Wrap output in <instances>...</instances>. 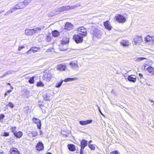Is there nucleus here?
Returning <instances> with one entry per match:
<instances>
[{
	"mask_svg": "<svg viewBox=\"0 0 154 154\" xmlns=\"http://www.w3.org/2000/svg\"><path fill=\"white\" fill-rule=\"evenodd\" d=\"M7 93L6 92L5 94V96H6L7 95Z\"/></svg>",
	"mask_w": 154,
	"mask_h": 154,
	"instance_id": "57",
	"label": "nucleus"
},
{
	"mask_svg": "<svg viewBox=\"0 0 154 154\" xmlns=\"http://www.w3.org/2000/svg\"><path fill=\"white\" fill-rule=\"evenodd\" d=\"M115 18L116 20L118 22L123 23H125L126 21L125 18L123 16L119 14H116L115 16Z\"/></svg>",
	"mask_w": 154,
	"mask_h": 154,
	"instance_id": "4",
	"label": "nucleus"
},
{
	"mask_svg": "<svg viewBox=\"0 0 154 154\" xmlns=\"http://www.w3.org/2000/svg\"><path fill=\"white\" fill-rule=\"evenodd\" d=\"M52 34L54 37H56L59 35V32L55 30L52 32Z\"/></svg>",
	"mask_w": 154,
	"mask_h": 154,
	"instance_id": "27",
	"label": "nucleus"
},
{
	"mask_svg": "<svg viewBox=\"0 0 154 154\" xmlns=\"http://www.w3.org/2000/svg\"><path fill=\"white\" fill-rule=\"evenodd\" d=\"M143 59H146L145 58L143 57H137L136 59V61H141Z\"/></svg>",
	"mask_w": 154,
	"mask_h": 154,
	"instance_id": "41",
	"label": "nucleus"
},
{
	"mask_svg": "<svg viewBox=\"0 0 154 154\" xmlns=\"http://www.w3.org/2000/svg\"><path fill=\"white\" fill-rule=\"evenodd\" d=\"M77 79V78H67L65 79L64 81L65 82H71L73 81L74 80H76Z\"/></svg>",
	"mask_w": 154,
	"mask_h": 154,
	"instance_id": "26",
	"label": "nucleus"
},
{
	"mask_svg": "<svg viewBox=\"0 0 154 154\" xmlns=\"http://www.w3.org/2000/svg\"><path fill=\"white\" fill-rule=\"evenodd\" d=\"M15 141L14 140V139H12V140L10 141V143H15Z\"/></svg>",
	"mask_w": 154,
	"mask_h": 154,
	"instance_id": "53",
	"label": "nucleus"
},
{
	"mask_svg": "<svg viewBox=\"0 0 154 154\" xmlns=\"http://www.w3.org/2000/svg\"><path fill=\"white\" fill-rule=\"evenodd\" d=\"M151 45H154V37H153V39L150 43Z\"/></svg>",
	"mask_w": 154,
	"mask_h": 154,
	"instance_id": "49",
	"label": "nucleus"
},
{
	"mask_svg": "<svg viewBox=\"0 0 154 154\" xmlns=\"http://www.w3.org/2000/svg\"><path fill=\"white\" fill-rule=\"evenodd\" d=\"M97 107L98 109H99V112H100V113H101V114L103 115V116H104V115L101 112V111L100 109V107L98 106V105H97Z\"/></svg>",
	"mask_w": 154,
	"mask_h": 154,
	"instance_id": "46",
	"label": "nucleus"
},
{
	"mask_svg": "<svg viewBox=\"0 0 154 154\" xmlns=\"http://www.w3.org/2000/svg\"><path fill=\"white\" fill-rule=\"evenodd\" d=\"M88 141L85 140H83L81 143V147L85 148L88 145Z\"/></svg>",
	"mask_w": 154,
	"mask_h": 154,
	"instance_id": "22",
	"label": "nucleus"
},
{
	"mask_svg": "<svg viewBox=\"0 0 154 154\" xmlns=\"http://www.w3.org/2000/svg\"><path fill=\"white\" fill-rule=\"evenodd\" d=\"M66 66L65 65L59 64L57 66V69L60 71H63L65 70Z\"/></svg>",
	"mask_w": 154,
	"mask_h": 154,
	"instance_id": "15",
	"label": "nucleus"
},
{
	"mask_svg": "<svg viewBox=\"0 0 154 154\" xmlns=\"http://www.w3.org/2000/svg\"><path fill=\"white\" fill-rule=\"evenodd\" d=\"M11 154H20L19 151L15 148L11 149L10 151Z\"/></svg>",
	"mask_w": 154,
	"mask_h": 154,
	"instance_id": "19",
	"label": "nucleus"
},
{
	"mask_svg": "<svg viewBox=\"0 0 154 154\" xmlns=\"http://www.w3.org/2000/svg\"><path fill=\"white\" fill-rule=\"evenodd\" d=\"M69 10V6H63L58 8V11L59 12H61L64 11H68Z\"/></svg>",
	"mask_w": 154,
	"mask_h": 154,
	"instance_id": "10",
	"label": "nucleus"
},
{
	"mask_svg": "<svg viewBox=\"0 0 154 154\" xmlns=\"http://www.w3.org/2000/svg\"><path fill=\"white\" fill-rule=\"evenodd\" d=\"M44 100H50L51 99L50 96L48 94H45L44 96Z\"/></svg>",
	"mask_w": 154,
	"mask_h": 154,
	"instance_id": "33",
	"label": "nucleus"
},
{
	"mask_svg": "<svg viewBox=\"0 0 154 154\" xmlns=\"http://www.w3.org/2000/svg\"><path fill=\"white\" fill-rule=\"evenodd\" d=\"M47 154H52L50 152H48V153H47Z\"/></svg>",
	"mask_w": 154,
	"mask_h": 154,
	"instance_id": "58",
	"label": "nucleus"
},
{
	"mask_svg": "<svg viewBox=\"0 0 154 154\" xmlns=\"http://www.w3.org/2000/svg\"><path fill=\"white\" fill-rule=\"evenodd\" d=\"M84 148L81 147V149L80 152V154H83V151H84Z\"/></svg>",
	"mask_w": 154,
	"mask_h": 154,
	"instance_id": "44",
	"label": "nucleus"
},
{
	"mask_svg": "<svg viewBox=\"0 0 154 154\" xmlns=\"http://www.w3.org/2000/svg\"><path fill=\"white\" fill-rule=\"evenodd\" d=\"M120 44L124 47H126L129 45V42L128 41L122 40L120 42Z\"/></svg>",
	"mask_w": 154,
	"mask_h": 154,
	"instance_id": "23",
	"label": "nucleus"
},
{
	"mask_svg": "<svg viewBox=\"0 0 154 154\" xmlns=\"http://www.w3.org/2000/svg\"><path fill=\"white\" fill-rule=\"evenodd\" d=\"M126 88L127 89H129V88Z\"/></svg>",
	"mask_w": 154,
	"mask_h": 154,
	"instance_id": "64",
	"label": "nucleus"
},
{
	"mask_svg": "<svg viewBox=\"0 0 154 154\" xmlns=\"http://www.w3.org/2000/svg\"><path fill=\"white\" fill-rule=\"evenodd\" d=\"M38 135V133L36 131L30 132L28 134V136L31 137H35Z\"/></svg>",
	"mask_w": 154,
	"mask_h": 154,
	"instance_id": "16",
	"label": "nucleus"
},
{
	"mask_svg": "<svg viewBox=\"0 0 154 154\" xmlns=\"http://www.w3.org/2000/svg\"><path fill=\"white\" fill-rule=\"evenodd\" d=\"M97 107L98 109H99V112H100V113H101V114L103 115V116H104V115L101 112V111L100 109V107L98 106V105H97Z\"/></svg>",
	"mask_w": 154,
	"mask_h": 154,
	"instance_id": "45",
	"label": "nucleus"
},
{
	"mask_svg": "<svg viewBox=\"0 0 154 154\" xmlns=\"http://www.w3.org/2000/svg\"><path fill=\"white\" fill-rule=\"evenodd\" d=\"M92 122V120H88L86 121H81L79 122V124L82 125H85L91 123Z\"/></svg>",
	"mask_w": 154,
	"mask_h": 154,
	"instance_id": "12",
	"label": "nucleus"
},
{
	"mask_svg": "<svg viewBox=\"0 0 154 154\" xmlns=\"http://www.w3.org/2000/svg\"><path fill=\"white\" fill-rule=\"evenodd\" d=\"M32 121L33 122L36 124L38 128L40 129L41 127V121L38 119L33 118L32 119Z\"/></svg>",
	"mask_w": 154,
	"mask_h": 154,
	"instance_id": "6",
	"label": "nucleus"
},
{
	"mask_svg": "<svg viewBox=\"0 0 154 154\" xmlns=\"http://www.w3.org/2000/svg\"><path fill=\"white\" fill-rule=\"evenodd\" d=\"M45 41L48 42H50L51 40V36L47 35L45 37Z\"/></svg>",
	"mask_w": 154,
	"mask_h": 154,
	"instance_id": "31",
	"label": "nucleus"
},
{
	"mask_svg": "<svg viewBox=\"0 0 154 154\" xmlns=\"http://www.w3.org/2000/svg\"><path fill=\"white\" fill-rule=\"evenodd\" d=\"M88 146L91 150H94L95 149V147L93 144H89Z\"/></svg>",
	"mask_w": 154,
	"mask_h": 154,
	"instance_id": "38",
	"label": "nucleus"
},
{
	"mask_svg": "<svg viewBox=\"0 0 154 154\" xmlns=\"http://www.w3.org/2000/svg\"><path fill=\"white\" fill-rule=\"evenodd\" d=\"M77 31L79 32L78 34L83 37H85L87 34V30L84 27H80L77 28Z\"/></svg>",
	"mask_w": 154,
	"mask_h": 154,
	"instance_id": "3",
	"label": "nucleus"
},
{
	"mask_svg": "<svg viewBox=\"0 0 154 154\" xmlns=\"http://www.w3.org/2000/svg\"><path fill=\"white\" fill-rule=\"evenodd\" d=\"M154 37V36H150L149 35H147L145 38V42H149L150 43H151L153 37Z\"/></svg>",
	"mask_w": 154,
	"mask_h": 154,
	"instance_id": "20",
	"label": "nucleus"
},
{
	"mask_svg": "<svg viewBox=\"0 0 154 154\" xmlns=\"http://www.w3.org/2000/svg\"><path fill=\"white\" fill-rule=\"evenodd\" d=\"M110 154H120L118 151H115L110 152Z\"/></svg>",
	"mask_w": 154,
	"mask_h": 154,
	"instance_id": "42",
	"label": "nucleus"
},
{
	"mask_svg": "<svg viewBox=\"0 0 154 154\" xmlns=\"http://www.w3.org/2000/svg\"><path fill=\"white\" fill-rule=\"evenodd\" d=\"M11 89H13V87L12 86H11Z\"/></svg>",
	"mask_w": 154,
	"mask_h": 154,
	"instance_id": "62",
	"label": "nucleus"
},
{
	"mask_svg": "<svg viewBox=\"0 0 154 154\" xmlns=\"http://www.w3.org/2000/svg\"><path fill=\"white\" fill-rule=\"evenodd\" d=\"M32 1V0H25L23 1V2L25 7H26V6L29 5Z\"/></svg>",
	"mask_w": 154,
	"mask_h": 154,
	"instance_id": "30",
	"label": "nucleus"
},
{
	"mask_svg": "<svg viewBox=\"0 0 154 154\" xmlns=\"http://www.w3.org/2000/svg\"><path fill=\"white\" fill-rule=\"evenodd\" d=\"M11 73V71H9L8 72H5L4 74H3L0 77V78H2L6 76L9 73Z\"/></svg>",
	"mask_w": 154,
	"mask_h": 154,
	"instance_id": "39",
	"label": "nucleus"
},
{
	"mask_svg": "<svg viewBox=\"0 0 154 154\" xmlns=\"http://www.w3.org/2000/svg\"><path fill=\"white\" fill-rule=\"evenodd\" d=\"M82 36L78 34L75 35L73 36V39L77 44L80 43L82 42L83 40V38Z\"/></svg>",
	"mask_w": 154,
	"mask_h": 154,
	"instance_id": "5",
	"label": "nucleus"
},
{
	"mask_svg": "<svg viewBox=\"0 0 154 154\" xmlns=\"http://www.w3.org/2000/svg\"><path fill=\"white\" fill-rule=\"evenodd\" d=\"M39 49V48L33 47L30 48V50H31L33 53H35Z\"/></svg>",
	"mask_w": 154,
	"mask_h": 154,
	"instance_id": "32",
	"label": "nucleus"
},
{
	"mask_svg": "<svg viewBox=\"0 0 154 154\" xmlns=\"http://www.w3.org/2000/svg\"><path fill=\"white\" fill-rule=\"evenodd\" d=\"M36 86L38 87H43L44 86V84L41 81H39L37 83Z\"/></svg>",
	"mask_w": 154,
	"mask_h": 154,
	"instance_id": "35",
	"label": "nucleus"
},
{
	"mask_svg": "<svg viewBox=\"0 0 154 154\" xmlns=\"http://www.w3.org/2000/svg\"><path fill=\"white\" fill-rule=\"evenodd\" d=\"M7 85H11V84L10 83H7Z\"/></svg>",
	"mask_w": 154,
	"mask_h": 154,
	"instance_id": "56",
	"label": "nucleus"
},
{
	"mask_svg": "<svg viewBox=\"0 0 154 154\" xmlns=\"http://www.w3.org/2000/svg\"><path fill=\"white\" fill-rule=\"evenodd\" d=\"M4 11H0V14H1L2 12H3Z\"/></svg>",
	"mask_w": 154,
	"mask_h": 154,
	"instance_id": "60",
	"label": "nucleus"
},
{
	"mask_svg": "<svg viewBox=\"0 0 154 154\" xmlns=\"http://www.w3.org/2000/svg\"><path fill=\"white\" fill-rule=\"evenodd\" d=\"M127 79L128 81L133 83L135 82L136 81V77L134 75H129Z\"/></svg>",
	"mask_w": 154,
	"mask_h": 154,
	"instance_id": "9",
	"label": "nucleus"
},
{
	"mask_svg": "<svg viewBox=\"0 0 154 154\" xmlns=\"http://www.w3.org/2000/svg\"><path fill=\"white\" fill-rule=\"evenodd\" d=\"M149 101L151 103V104L152 105H153L154 104V101L153 100H149Z\"/></svg>",
	"mask_w": 154,
	"mask_h": 154,
	"instance_id": "52",
	"label": "nucleus"
},
{
	"mask_svg": "<svg viewBox=\"0 0 154 154\" xmlns=\"http://www.w3.org/2000/svg\"><path fill=\"white\" fill-rule=\"evenodd\" d=\"M23 134V133L21 131H19L17 132H16L14 134V136L17 138H20L21 137Z\"/></svg>",
	"mask_w": 154,
	"mask_h": 154,
	"instance_id": "24",
	"label": "nucleus"
},
{
	"mask_svg": "<svg viewBox=\"0 0 154 154\" xmlns=\"http://www.w3.org/2000/svg\"><path fill=\"white\" fill-rule=\"evenodd\" d=\"M24 48V47L23 46L19 47L18 49V51H20L21 49H23V48Z\"/></svg>",
	"mask_w": 154,
	"mask_h": 154,
	"instance_id": "48",
	"label": "nucleus"
},
{
	"mask_svg": "<svg viewBox=\"0 0 154 154\" xmlns=\"http://www.w3.org/2000/svg\"><path fill=\"white\" fill-rule=\"evenodd\" d=\"M69 149L71 151H74L76 150L75 146L73 144H69L67 146Z\"/></svg>",
	"mask_w": 154,
	"mask_h": 154,
	"instance_id": "21",
	"label": "nucleus"
},
{
	"mask_svg": "<svg viewBox=\"0 0 154 154\" xmlns=\"http://www.w3.org/2000/svg\"><path fill=\"white\" fill-rule=\"evenodd\" d=\"M63 81V80H62L60 82L57 83L56 84L55 87L56 88L60 87L61 85H62Z\"/></svg>",
	"mask_w": 154,
	"mask_h": 154,
	"instance_id": "36",
	"label": "nucleus"
},
{
	"mask_svg": "<svg viewBox=\"0 0 154 154\" xmlns=\"http://www.w3.org/2000/svg\"><path fill=\"white\" fill-rule=\"evenodd\" d=\"M9 135V133L7 132H5L2 133L1 136L4 137H7Z\"/></svg>",
	"mask_w": 154,
	"mask_h": 154,
	"instance_id": "37",
	"label": "nucleus"
},
{
	"mask_svg": "<svg viewBox=\"0 0 154 154\" xmlns=\"http://www.w3.org/2000/svg\"><path fill=\"white\" fill-rule=\"evenodd\" d=\"M44 148L43 144L41 142H38L36 146V149L39 151L43 150Z\"/></svg>",
	"mask_w": 154,
	"mask_h": 154,
	"instance_id": "11",
	"label": "nucleus"
},
{
	"mask_svg": "<svg viewBox=\"0 0 154 154\" xmlns=\"http://www.w3.org/2000/svg\"><path fill=\"white\" fill-rule=\"evenodd\" d=\"M73 28V25L67 22L64 26V28L66 29L69 30L72 29Z\"/></svg>",
	"mask_w": 154,
	"mask_h": 154,
	"instance_id": "14",
	"label": "nucleus"
},
{
	"mask_svg": "<svg viewBox=\"0 0 154 154\" xmlns=\"http://www.w3.org/2000/svg\"><path fill=\"white\" fill-rule=\"evenodd\" d=\"M25 33L26 35L31 36L34 34L32 29H26L25 30Z\"/></svg>",
	"mask_w": 154,
	"mask_h": 154,
	"instance_id": "17",
	"label": "nucleus"
},
{
	"mask_svg": "<svg viewBox=\"0 0 154 154\" xmlns=\"http://www.w3.org/2000/svg\"><path fill=\"white\" fill-rule=\"evenodd\" d=\"M143 66H144V68H145V67H146V65H144Z\"/></svg>",
	"mask_w": 154,
	"mask_h": 154,
	"instance_id": "61",
	"label": "nucleus"
},
{
	"mask_svg": "<svg viewBox=\"0 0 154 154\" xmlns=\"http://www.w3.org/2000/svg\"><path fill=\"white\" fill-rule=\"evenodd\" d=\"M12 91L11 90H8L7 91V93H10L11 91Z\"/></svg>",
	"mask_w": 154,
	"mask_h": 154,
	"instance_id": "54",
	"label": "nucleus"
},
{
	"mask_svg": "<svg viewBox=\"0 0 154 154\" xmlns=\"http://www.w3.org/2000/svg\"><path fill=\"white\" fill-rule=\"evenodd\" d=\"M31 50H30V49L26 53L28 54L31 53Z\"/></svg>",
	"mask_w": 154,
	"mask_h": 154,
	"instance_id": "51",
	"label": "nucleus"
},
{
	"mask_svg": "<svg viewBox=\"0 0 154 154\" xmlns=\"http://www.w3.org/2000/svg\"><path fill=\"white\" fill-rule=\"evenodd\" d=\"M34 78L35 76H32V77L30 78L28 81L29 83L30 84L34 83L35 82L34 80Z\"/></svg>",
	"mask_w": 154,
	"mask_h": 154,
	"instance_id": "34",
	"label": "nucleus"
},
{
	"mask_svg": "<svg viewBox=\"0 0 154 154\" xmlns=\"http://www.w3.org/2000/svg\"><path fill=\"white\" fill-rule=\"evenodd\" d=\"M104 26L106 28V21L104 22Z\"/></svg>",
	"mask_w": 154,
	"mask_h": 154,
	"instance_id": "55",
	"label": "nucleus"
},
{
	"mask_svg": "<svg viewBox=\"0 0 154 154\" xmlns=\"http://www.w3.org/2000/svg\"><path fill=\"white\" fill-rule=\"evenodd\" d=\"M91 142H92V141L91 140H90L89 142V143H91Z\"/></svg>",
	"mask_w": 154,
	"mask_h": 154,
	"instance_id": "59",
	"label": "nucleus"
},
{
	"mask_svg": "<svg viewBox=\"0 0 154 154\" xmlns=\"http://www.w3.org/2000/svg\"><path fill=\"white\" fill-rule=\"evenodd\" d=\"M69 42V39L68 38H64L61 42V44L62 45H66Z\"/></svg>",
	"mask_w": 154,
	"mask_h": 154,
	"instance_id": "25",
	"label": "nucleus"
},
{
	"mask_svg": "<svg viewBox=\"0 0 154 154\" xmlns=\"http://www.w3.org/2000/svg\"><path fill=\"white\" fill-rule=\"evenodd\" d=\"M139 75L140 77V79H142L143 76V75L142 74L139 73Z\"/></svg>",
	"mask_w": 154,
	"mask_h": 154,
	"instance_id": "50",
	"label": "nucleus"
},
{
	"mask_svg": "<svg viewBox=\"0 0 154 154\" xmlns=\"http://www.w3.org/2000/svg\"><path fill=\"white\" fill-rule=\"evenodd\" d=\"M114 91H112V93H114Z\"/></svg>",
	"mask_w": 154,
	"mask_h": 154,
	"instance_id": "63",
	"label": "nucleus"
},
{
	"mask_svg": "<svg viewBox=\"0 0 154 154\" xmlns=\"http://www.w3.org/2000/svg\"><path fill=\"white\" fill-rule=\"evenodd\" d=\"M146 71L149 73V75H154V68L151 66H149L146 69Z\"/></svg>",
	"mask_w": 154,
	"mask_h": 154,
	"instance_id": "8",
	"label": "nucleus"
},
{
	"mask_svg": "<svg viewBox=\"0 0 154 154\" xmlns=\"http://www.w3.org/2000/svg\"><path fill=\"white\" fill-rule=\"evenodd\" d=\"M69 65L71 68L74 70H77L79 67V66L77 63H75L73 62H70L69 63Z\"/></svg>",
	"mask_w": 154,
	"mask_h": 154,
	"instance_id": "7",
	"label": "nucleus"
},
{
	"mask_svg": "<svg viewBox=\"0 0 154 154\" xmlns=\"http://www.w3.org/2000/svg\"><path fill=\"white\" fill-rule=\"evenodd\" d=\"M69 10L73 9H75L78 7H79L81 6V5L79 4H78L76 5H73L72 6H69Z\"/></svg>",
	"mask_w": 154,
	"mask_h": 154,
	"instance_id": "29",
	"label": "nucleus"
},
{
	"mask_svg": "<svg viewBox=\"0 0 154 154\" xmlns=\"http://www.w3.org/2000/svg\"><path fill=\"white\" fill-rule=\"evenodd\" d=\"M44 27L41 26L39 27H36L32 29L33 34L36 33H38L39 31H40L42 29H43Z\"/></svg>",
	"mask_w": 154,
	"mask_h": 154,
	"instance_id": "18",
	"label": "nucleus"
},
{
	"mask_svg": "<svg viewBox=\"0 0 154 154\" xmlns=\"http://www.w3.org/2000/svg\"><path fill=\"white\" fill-rule=\"evenodd\" d=\"M112 28V27L110 24L108 20H106V29L109 30H110Z\"/></svg>",
	"mask_w": 154,
	"mask_h": 154,
	"instance_id": "28",
	"label": "nucleus"
},
{
	"mask_svg": "<svg viewBox=\"0 0 154 154\" xmlns=\"http://www.w3.org/2000/svg\"><path fill=\"white\" fill-rule=\"evenodd\" d=\"M92 38L94 41H97L98 39L101 38L102 33L100 29L97 28H95L91 32Z\"/></svg>",
	"mask_w": 154,
	"mask_h": 154,
	"instance_id": "1",
	"label": "nucleus"
},
{
	"mask_svg": "<svg viewBox=\"0 0 154 154\" xmlns=\"http://www.w3.org/2000/svg\"><path fill=\"white\" fill-rule=\"evenodd\" d=\"M5 117V116L3 114H1L0 116V119H2Z\"/></svg>",
	"mask_w": 154,
	"mask_h": 154,
	"instance_id": "47",
	"label": "nucleus"
},
{
	"mask_svg": "<svg viewBox=\"0 0 154 154\" xmlns=\"http://www.w3.org/2000/svg\"><path fill=\"white\" fill-rule=\"evenodd\" d=\"M25 7L23 2H19L14 7L11 8L9 11H8L5 14V15H8L10 14H11L17 10L23 9Z\"/></svg>",
	"mask_w": 154,
	"mask_h": 154,
	"instance_id": "2",
	"label": "nucleus"
},
{
	"mask_svg": "<svg viewBox=\"0 0 154 154\" xmlns=\"http://www.w3.org/2000/svg\"><path fill=\"white\" fill-rule=\"evenodd\" d=\"M16 127H12L11 128V130L12 132L14 134L16 132Z\"/></svg>",
	"mask_w": 154,
	"mask_h": 154,
	"instance_id": "40",
	"label": "nucleus"
},
{
	"mask_svg": "<svg viewBox=\"0 0 154 154\" xmlns=\"http://www.w3.org/2000/svg\"><path fill=\"white\" fill-rule=\"evenodd\" d=\"M8 105L11 108H13L14 107V104L11 102H9Z\"/></svg>",
	"mask_w": 154,
	"mask_h": 154,
	"instance_id": "43",
	"label": "nucleus"
},
{
	"mask_svg": "<svg viewBox=\"0 0 154 154\" xmlns=\"http://www.w3.org/2000/svg\"><path fill=\"white\" fill-rule=\"evenodd\" d=\"M134 41L136 44H140L142 42V38L141 36H137L134 38Z\"/></svg>",
	"mask_w": 154,
	"mask_h": 154,
	"instance_id": "13",
	"label": "nucleus"
}]
</instances>
